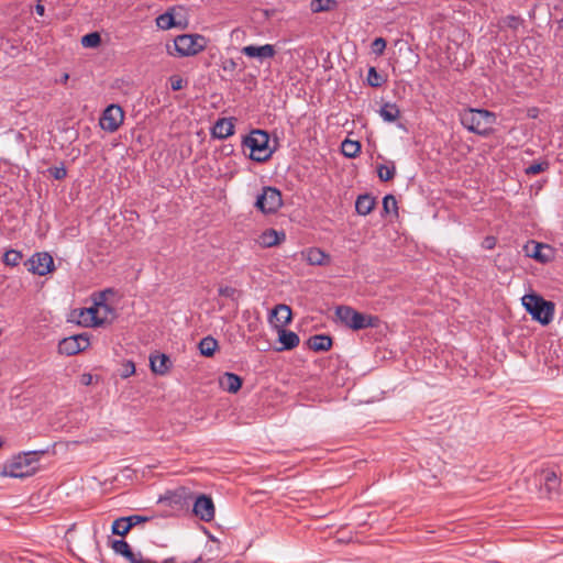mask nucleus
Returning a JSON list of instances; mask_svg holds the SVG:
<instances>
[{
    "mask_svg": "<svg viewBox=\"0 0 563 563\" xmlns=\"http://www.w3.org/2000/svg\"><path fill=\"white\" fill-rule=\"evenodd\" d=\"M40 454H44V451L25 452L14 456L4 465L1 474L14 478L32 476L37 471Z\"/></svg>",
    "mask_w": 563,
    "mask_h": 563,
    "instance_id": "1",
    "label": "nucleus"
},
{
    "mask_svg": "<svg viewBox=\"0 0 563 563\" xmlns=\"http://www.w3.org/2000/svg\"><path fill=\"white\" fill-rule=\"evenodd\" d=\"M461 123L468 131L486 135L496 121V115L483 109H467L460 114Z\"/></svg>",
    "mask_w": 563,
    "mask_h": 563,
    "instance_id": "2",
    "label": "nucleus"
},
{
    "mask_svg": "<svg viewBox=\"0 0 563 563\" xmlns=\"http://www.w3.org/2000/svg\"><path fill=\"white\" fill-rule=\"evenodd\" d=\"M335 316L342 324L354 331L376 328L379 323L378 317L358 312L350 306H339Z\"/></svg>",
    "mask_w": 563,
    "mask_h": 563,
    "instance_id": "3",
    "label": "nucleus"
},
{
    "mask_svg": "<svg viewBox=\"0 0 563 563\" xmlns=\"http://www.w3.org/2000/svg\"><path fill=\"white\" fill-rule=\"evenodd\" d=\"M522 306L531 314L532 319L543 325L549 324L554 316V303L545 300L538 294L525 295Z\"/></svg>",
    "mask_w": 563,
    "mask_h": 563,
    "instance_id": "4",
    "label": "nucleus"
},
{
    "mask_svg": "<svg viewBox=\"0 0 563 563\" xmlns=\"http://www.w3.org/2000/svg\"><path fill=\"white\" fill-rule=\"evenodd\" d=\"M207 38L200 34H181L174 40V49L168 47V54L179 57L195 56L207 47Z\"/></svg>",
    "mask_w": 563,
    "mask_h": 563,
    "instance_id": "5",
    "label": "nucleus"
},
{
    "mask_svg": "<svg viewBox=\"0 0 563 563\" xmlns=\"http://www.w3.org/2000/svg\"><path fill=\"white\" fill-rule=\"evenodd\" d=\"M269 136L266 132L255 130L245 137L243 144L250 148V157L256 162H265L272 156V148L268 146Z\"/></svg>",
    "mask_w": 563,
    "mask_h": 563,
    "instance_id": "6",
    "label": "nucleus"
},
{
    "mask_svg": "<svg viewBox=\"0 0 563 563\" xmlns=\"http://www.w3.org/2000/svg\"><path fill=\"white\" fill-rule=\"evenodd\" d=\"M111 547L117 554L124 556L130 563H155L148 559H144L140 552L134 553L129 543L124 540H114ZM162 563H201V558L190 562H177L175 558H170L164 560Z\"/></svg>",
    "mask_w": 563,
    "mask_h": 563,
    "instance_id": "7",
    "label": "nucleus"
},
{
    "mask_svg": "<svg viewBox=\"0 0 563 563\" xmlns=\"http://www.w3.org/2000/svg\"><path fill=\"white\" fill-rule=\"evenodd\" d=\"M282 205V194L273 187H265L256 200V207L264 213H274Z\"/></svg>",
    "mask_w": 563,
    "mask_h": 563,
    "instance_id": "8",
    "label": "nucleus"
},
{
    "mask_svg": "<svg viewBox=\"0 0 563 563\" xmlns=\"http://www.w3.org/2000/svg\"><path fill=\"white\" fill-rule=\"evenodd\" d=\"M123 120L124 112L122 108L118 104H110L104 109L100 118V126L102 130L112 133L120 128Z\"/></svg>",
    "mask_w": 563,
    "mask_h": 563,
    "instance_id": "9",
    "label": "nucleus"
},
{
    "mask_svg": "<svg viewBox=\"0 0 563 563\" xmlns=\"http://www.w3.org/2000/svg\"><path fill=\"white\" fill-rule=\"evenodd\" d=\"M29 265V271L33 274L44 276L54 271V260L53 257L46 253H36L34 254L26 263Z\"/></svg>",
    "mask_w": 563,
    "mask_h": 563,
    "instance_id": "10",
    "label": "nucleus"
},
{
    "mask_svg": "<svg viewBox=\"0 0 563 563\" xmlns=\"http://www.w3.org/2000/svg\"><path fill=\"white\" fill-rule=\"evenodd\" d=\"M89 344V339L85 334L73 335L59 342L58 351L65 355H75L85 351Z\"/></svg>",
    "mask_w": 563,
    "mask_h": 563,
    "instance_id": "11",
    "label": "nucleus"
},
{
    "mask_svg": "<svg viewBox=\"0 0 563 563\" xmlns=\"http://www.w3.org/2000/svg\"><path fill=\"white\" fill-rule=\"evenodd\" d=\"M192 511L202 521L209 522L213 520L216 510L211 497L203 494L197 496Z\"/></svg>",
    "mask_w": 563,
    "mask_h": 563,
    "instance_id": "12",
    "label": "nucleus"
},
{
    "mask_svg": "<svg viewBox=\"0 0 563 563\" xmlns=\"http://www.w3.org/2000/svg\"><path fill=\"white\" fill-rule=\"evenodd\" d=\"M104 292L99 295V300L93 303L97 327L111 323L115 317L114 310L109 305L104 303Z\"/></svg>",
    "mask_w": 563,
    "mask_h": 563,
    "instance_id": "13",
    "label": "nucleus"
},
{
    "mask_svg": "<svg viewBox=\"0 0 563 563\" xmlns=\"http://www.w3.org/2000/svg\"><path fill=\"white\" fill-rule=\"evenodd\" d=\"M526 250L529 256L541 263H548L554 256V250L548 244L532 242L531 250L529 245L526 246Z\"/></svg>",
    "mask_w": 563,
    "mask_h": 563,
    "instance_id": "14",
    "label": "nucleus"
},
{
    "mask_svg": "<svg viewBox=\"0 0 563 563\" xmlns=\"http://www.w3.org/2000/svg\"><path fill=\"white\" fill-rule=\"evenodd\" d=\"M242 53L251 58L266 59L275 56L276 51L274 45L265 44L262 46L247 45L242 48Z\"/></svg>",
    "mask_w": 563,
    "mask_h": 563,
    "instance_id": "15",
    "label": "nucleus"
},
{
    "mask_svg": "<svg viewBox=\"0 0 563 563\" xmlns=\"http://www.w3.org/2000/svg\"><path fill=\"white\" fill-rule=\"evenodd\" d=\"M302 257L310 265L323 266L330 264V255L318 247H309L302 252Z\"/></svg>",
    "mask_w": 563,
    "mask_h": 563,
    "instance_id": "16",
    "label": "nucleus"
},
{
    "mask_svg": "<svg viewBox=\"0 0 563 563\" xmlns=\"http://www.w3.org/2000/svg\"><path fill=\"white\" fill-rule=\"evenodd\" d=\"M234 133V123L231 118L219 119L212 128V135L217 139H227Z\"/></svg>",
    "mask_w": 563,
    "mask_h": 563,
    "instance_id": "17",
    "label": "nucleus"
},
{
    "mask_svg": "<svg viewBox=\"0 0 563 563\" xmlns=\"http://www.w3.org/2000/svg\"><path fill=\"white\" fill-rule=\"evenodd\" d=\"M291 309L284 303L277 305L272 311V317L275 319L277 330L287 325L291 321Z\"/></svg>",
    "mask_w": 563,
    "mask_h": 563,
    "instance_id": "18",
    "label": "nucleus"
},
{
    "mask_svg": "<svg viewBox=\"0 0 563 563\" xmlns=\"http://www.w3.org/2000/svg\"><path fill=\"white\" fill-rule=\"evenodd\" d=\"M219 384L222 389L228 393L235 394L240 390L242 386V378L233 373H224L219 378Z\"/></svg>",
    "mask_w": 563,
    "mask_h": 563,
    "instance_id": "19",
    "label": "nucleus"
},
{
    "mask_svg": "<svg viewBox=\"0 0 563 563\" xmlns=\"http://www.w3.org/2000/svg\"><path fill=\"white\" fill-rule=\"evenodd\" d=\"M151 369L158 375H164L168 372L172 362L166 354H154L150 357Z\"/></svg>",
    "mask_w": 563,
    "mask_h": 563,
    "instance_id": "20",
    "label": "nucleus"
},
{
    "mask_svg": "<svg viewBox=\"0 0 563 563\" xmlns=\"http://www.w3.org/2000/svg\"><path fill=\"white\" fill-rule=\"evenodd\" d=\"M375 206V198L368 194L358 196L355 201V210L360 216L369 214L374 210Z\"/></svg>",
    "mask_w": 563,
    "mask_h": 563,
    "instance_id": "21",
    "label": "nucleus"
},
{
    "mask_svg": "<svg viewBox=\"0 0 563 563\" xmlns=\"http://www.w3.org/2000/svg\"><path fill=\"white\" fill-rule=\"evenodd\" d=\"M307 344L314 352H325L331 349L332 340L329 335L317 334L309 338Z\"/></svg>",
    "mask_w": 563,
    "mask_h": 563,
    "instance_id": "22",
    "label": "nucleus"
},
{
    "mask_svg": "<svg viewBox=\"0 0 563 563\" xmlns=\"http://www.w3.org/2000/svg\"><path fill=\"white\" fill-rule=\"evenodd\" d=\"M284 239L285 234L283 232H277L274 229H268L260 235L258 242L262 246L272 247L279 244Z\"/></svg>",
    "mask_w": 563,
    "mask_h": 563,
    "instance_id": "23",
    "label": "nucleus"
},
{
    "mask_svg": "<svg viewBox=\"0 0 563 563\" xmlns=\"http://www.w3.org/2000/svg\"><path fill=\"white\" fill-rule=\"evenodd\" d=\"M278 340L283 344L280 350H291L299 344V336L292 331H287L284 328L278 329Z\"/></svg>",
    "mask_w": 563,
    "mask_h": 563,
    "instance_id": "24",
    "label": "nucleus"
},
{
    "mask_svg": "<svg viewBox=\"0 0 563 563\" xmlns=\"http://www.w3.org/2000/svg\"><path fill=\"white\" fill-rule=\"evenodd\" d=\"M542 481H543V487L550 496L552 495V493L558 492L559 478L554 471H550V470L543 471L542 472Z\"/></svg>",
    "mask_w": 563,
    "mask_h": 563,
    "instance_id": "25",
    "label": "nucleus"
},
{
    "mask_svg": "<svg viewBox=\"0 0 563 563\" xmlns=\"http://www.w3.org/2000/svg\"><path fill=\"white\" fill-rule=\"evenodd\" d=\"M379 114L384 121L391 123L399 118L400 110L395 103L388 102L380 108Z\"/></svg>",
    "mask_w": 563,
    "mask_h": 563,
    "instance_id": "26",
    "label": "nucleus"
},
{
    "mask_svg": "<svg viewBox=\"0 0 563 563\" xmlns=\"http://www.w3.org/2000/svg\"><path fill=\"white\" fill-rule=\"evenodd\" d=\"M77 322L85 327H97L93 306L80 309Z\"/></svg>",
    "mask_w": 563,
    "mask_h": 563,
    "instance_id": "27",
    "label": "nucleus"
},
{
    "mask_svg": "<svg viewBox=\"0 0 563 563\" xmlns=\"http://www.w3.org/2000/svg\"><path fill=\"white\" fill-rule=\"evenodd\" d=\"M218 347V342L211 336L203 338L199 343L200 353L203 356L210 357L214 354Z\"/></svg>",
    "mask_w": 563,
    "mask_h": 563,
    "instance_id": "28",
    "label": "nucleus"
},
{
    "mask_svg": "<svg viewBox=\"0 0 563 563\" xmlns=\"http://www.w3.org/2000/svg\"><path fill=\"white\" fill-rule=\"evenodd\" d=\"M341 150L344 156L353 158L360 153L361 144L357 141L346 139L342 142Z\"/></svg>",
    "mask_w": 563,
    "mask_h": 563,
    "instance_id": "29",
    "label": "nucleus"
},
{
    "mask_svg": "<svg viewBox=\"0 0 563 563\" xmlns=\"http://www.w3.org/2000/svg\"><path fill=\"white\" fill-rule=\"evenodd\" d=\"M169 499H170V501L176 503V504L183 503V501L186 503L190 499H194V494L189 488L181 486L172 493V496Z\"/></svg>",
    "mask_w": 563,
    "mask_h": 563,
    "instance_id": "30",
    "label": "nucleus"
},
{
    "mask_svg": "<svg viewBox=\"0 0 563 563\" xmlns=\"http://www.w3.org/2000/svg\"><path fill=\"white\" fill-rule=\"evenodd\" d=\"M130 525L131 523H129L126 521V518H124V517L118 518L112 523V533L124 537L131 530Z\"/></svg>",
    "mask_w": 563,
    "mask_h": 563,
    "instance_id": "31",
    "label": "nucleus"
},
{
    "mask_svg": "<svg viewBox=\"0 0 563 563\" xmlns=\"http://www.w3.org/2000/svg\"><path fill=\"white\" fill-rule=\"evenodd\" d=\"M156 25L162 30H169L177 25L174 15L169 12H165L157 16Z\"/></svg>",
    "mask_w": 563,
    "mask_h": 563,
    "instance_id": "32",
    "label": "nucleus"
},
{
    "mask_svg": "<svg viewBox=\"0 0 563 563\" xmlns=\"http://www.w3.org/2000/svg\"><path fill=\"white\" fill-rule=\"evenodd\" d=\"M383 211L385 214L393 213L396 217L398 216L397 200L393 195H387L384 197Z\"/></svg>",
    "mask_w": 563,
    "mask_h": 563,
    "instance_id": "33",
    "label": "nucleus"
},
{
    "mask_svg": "<svg viewBox=\"0 0 563 563\" xmlns=\"http://www.w3.org/2000/svg\"><path fill=\"white\" fill-rule=\"evenodd\" d=\"M101 42V36L97 32L86 34L81 37V44L84 47H97Z\"/></svg>",
    "mask_w": 563,
    "mask_h": 563,
    "instance_id": "34",
    "label": "nucleus"
},
{
    "mask_svg": "<svg viewBox=\"0 0 563 563\" xmlns=\"http://www.w3.org/2000/svg\"><path fill=\"white\" fill-rule=\"evenodd\" d=\"M396 168L394 165H380L377 169V174L380 180L388 181L394 178Z\"/></svg>",
    "mask_w": 563,
    "mask_h": 563,
    "instance_id": "35",
    "label": "nucleus"
},
{
    "mask_svg": "<svg viewBox=\"0 0 563 563\" xmlns=\"http://www.w3.org/2000/svg\"><path fill=\"white\" fill-rule=\"evenodd\" d=\"M22 260V254L15 250H9L3 255V262L10 266H16Z\"/></svg>",
    "mask_w": 563,
    "mask_h": 563,
    "instance_id": "36",
    "label": "nucleus"
},
{
    "mask_svg": "<svg viewBox=\"0 0 563 563\" xmlns=\"http://www.w3.org/2000/svg\"><path fill=\"white\" fill-rule=\"evenodd\" d=\"M521 23L522 20L515 15H507L501 20L503 26L509 27L511 30H517Z\"/></svg>",
    "mask_w": 563,
    "mask_h": 563,
    "instance_id": "37",
    "label": "nucleus"
},
{
    "mask_svg": "<svg viewBox=\"0 0 563 563\" xmlns=\"http://www.w3.org/2000/svg\"><path fill=\"white\" fill-rule=\"evenodd\" d=\"M367 81L372 87H379L382 85V76L377 73L375 67L368 69Z\"/></svg>",
    "mask_w": 563,
    "mask_h": 563,
    "instance_id": "38",
    "label": "nucleus"
},
{
    "mask_svg": "<svg viewBox=\"0 0 563 563\" xmlns=\"http://www.w3.org/2000/svg\"><path fill=\"white\" fill-rule=\"evenodd\" d=\"M219 295L235 300L239 291L231 286H222L219 288Z\"/></svg>",
    "mask_w": 563,
    "mask_h": 563,
    "instance_id": "39",
    "label": "nucleus"
},
{
    "mask_svg": "<svg viewBox=\"0 0 563 563\" xmlns=\"http://www.w3.org/2000/svg\"><path fill=\"white\" fill-rule=\"evenodd\" d=\"M135 373V365L132 361H126L122 364L121 377L128 378Z\"/></svg>",
    "mask_w": 563,
    "mask_h": 563,
    "instance_id": "40",
    "label": "nucleus"
},
{
    "mask_svg": "<svg viewBox=\"0 0 563 563\" xmlns=\"http://www.w3.org/2000/svg\"><path fill=\"white\" fill-rule=\"evenodd\" d=\"M329 0H312L311 10L313 12H321L329 10Z\"/></svg>",
    "mask_w": 563,
    "mask_h": 563,
    "instance_id": "41",
    "label": "nucleus"
},
{
    "mask_svg": "<svg viewBox=\"0 0 563 563\" xmlns=\"http://www.w3.org/2000/svg\"><path fill=\"white\" fill-rule=\"evenodd\" d=\"M386 48V41L383 37H377L372 43V49L375 54H383Z\"/></svg>",
    "mask_w": 563,
    "mask_h": 563,
    "instance_id": "42",
    "label": "nucleus"
},
{
    "mask_svg": "<svg viewBox=\"0 0 563 563\" xmlns=\"http://www.w3.org/2000/svg\"><path fill=\"white\" fill-rule=\"evenodd\" d=\"M169 81H170V88L174 91H178V90L183 89L184 86L186 85V81L180 76H177V75L172 76L169 78Z\"/></svg>",
    "mask_w": 563,
    "mask_h": 563,
    "instance_id": "43",
    "label": "nucleus"
},
{
    "mask_svg": "<svg viewBox=\"0 0 563 563\" xmlns=\"http://www.w3.org/2000/svg\"><path fill=\"white\" fill-rule=\"evenodd\" d=\"M126 518V521L130 525V528L132 529L133 527L137 526V525H141V523H145L148 521V518L147 517H144V516H139V515H133V516H129V517H125Z\"/></svg>",
    "mask_w": 563,
    "mask_h": 563,
    "instance_id": "44",
    "label": "nucleus"
},
{
    "mask_svg": "<svg viewBox=\"0 0 563 563\" xmlns=\"http://www.w3.org/2000/svg\"><path fill=\"white\" fill-rule=\"evenodd\" d=\"M543 169H544L543 164H532V165H530V166L526 169V173H527L528 175H537V174L541 173Z\"/></svg>",
    "mask_w": 563,
    "mask_h": 563,
    "instance_id": "45",
    "label": "nucleus"
},
{
    "mask_svg": "<svg viewBox=\"0 0 563 563\" xmlns=\"http://www.w3.org/2000/svg\"><path fill=\"white\" fill-rule=\"evenodd\" d=\"M66 176V169L65 168H55L54 177L56 179H62Z\"/></svg>",
    "mask_w": 563,
    "mask_h": 563,
    "instance_id": "46",
    "label": "nucleus"
},
{
    "mask_svg": "<svg viewBox=\"0 0 563 563\" xmlns=\"http://www.w3.org/2000/svg\"><path fill=\"white\" fill-rule=\"evenodd\" d=\"M35 12L41 16L45 13V7L40 1L35 5Z\"/></svg>",
    "mask_w": 563,
    "mask_h": 563,
    "instance_id": "47",
    "label": "nucleus"
},
{
    "mask_svg": "<svg viewBox=\"0 0 563 563\" xmlns=\"http://www.w3.org/2000/svg\"><path fill=\"white\" fill-rule=\"evenodd\" d=\"M92 382V376L90 374H84L81 377V383L84 385H90Z\"/></svg>",
    "mask_w": 563,
    "mask_h": 563,
    "instance_id": "48",
    "label": "nucleus"
},
{
    "mask_svg": "<svg viewBox=\"0 0 563 563\" xmlns=\"http://www.w3.org/2000/svg\"><path fill=\"white\" fill-rule=\"evenodd\" d=\"M235 65L236 64H235V62L233 59H229L225 63L224 69H234Z\"/></svg>",
    "mask_w": 563,
    "mask_h": 563,
    "instance_id": "49",
    "label": "nucleus"
},
{
    "mask_svg": "<svg viewBox=\"0 0 563 563\" xmlns=\"http://www.w3.org/2000/svg\"><path fill=\"white\" fill-rule=\"evenodd\" d=\"M68 78H69L68 74H65V75L63 76L62 81L65 84V82L68 80Z\"/></svg>",
    "mask_w": 563,
    "mask_h": 563,
    "instance_id": "50",
    "label": "nucleus"
}]
</instances>
